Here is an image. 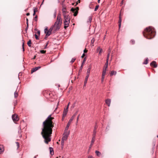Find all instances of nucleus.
Segmentation results:
<instances>
[{
  "mask_svg": "<svg viewBox=\"0 0 158 158\" xmlns=\"http://www.w3.org/2000/svg\"><path fill=\"white\" fill-rule=\"evenodd\" d=\"M72 121V119H70V120H69V122H68V123L67 124V126H66V127L65 128V131H66L68 130L69 128V126L70 125V124L71 123Z\"/></svg>",
  "mask_w": 158,
  "mask_h": 158,
  "instance_id": "9",
  "label": "nucleus"
},
{
  "mask_svg": "<svg viewBox=\"0 0 158 158\" xmlns=\"http://www.w3.org/2000/svg\"><path fill=\"white\" fill-rule=\"evenodd\" d=\"M85 61V58L83 61L82 62V64H83V63H84Z\"/></svg>",
  "mask_w": 158,
  "mask_h": 158,
  "instance_id": "57",
  "label": "nucleus"
},
{
  "mask_svg": "<svg viewBox=\"0 0 158 158\" xmlns=\"http://www.w3.org/2000/svg\"><path fill=\"white\" fill-rule=\"evenodd\" d=\"M87 83H85V82H84V86H86V84Z\"/></svg>",
  "mask_w": 158,
  "mask_h": 158,
  "instance_id": "62",
  "label": "nucleus"
},
{
  "mask_svg": "<svg viewBox=\"0 0 158 158\" xmlns=\"http://www.w3.org/2000/svg\"><path fill=\"white\" fill-rule=\"evenodd\" d=\"M41 68V67L40 66H38L37 67H35V68H33L31 70V73H32L33 72H34L37 70H38V69H40Z\"/></svg>",
  "mask_w": 158,
  "mask_h": 158,
  "instance_id": "16",
  "label": "nucleus"
},
{
  "mask_svg": "<svg viewBox=\"0 0 158 158\" xmlns=\"http://www.w3.org/2000/svg\"><path fill=\"white\" fill-rule=\"evenodd\" d=\"M47 118H54L52 117L51 115H50L48 116V117Z\"/></svg>",
  "mask_w": 158,
  "mask_h": 158,
  "instance_id": "42",
  "label": "nucleus"
},
{
  "mask_svg": "<svg viewBox=\"0 0 158 158\" xmlns=\"http://www.w3.org/2000/svg\"><path fill=\"white\" fill-rule=\"evenodd\" d=\"M13 122L15 123H17V122L19 121V119H12Z\"/></svg>",
  "mask_w": 158,
  "mask_h": 158,
  "instance_id": "32",
  "label": "nucleus"
},
{
  "mask_svg": "<svg viewBox=\"0 0 158 158\" xmlns=\"http://www.w3.org/2000/svg\"><path fill=\"white\" fill-rule=\"evenodd\" d=\"M12 118H17V115L16 114H14L12 116Z\"/></svg>",
  "mask_w": 158,
  "mask_h": 158,
  "instance_id": "28",
  "label": "nucleus"
},
{
  "mask_svg": "<svg viewBox=\"0 0 158 158\" xmlns=\"http://www.w3.org/2000/svg\"><path fill=\"white\" fill-rule=\"evenodd\" d=\"M46 51L44 50H41L40 51V52L42 54H44L46 53Z\"/></svg>",
  "mask_w": 158,
  "mask_h": 158,
  "instance_id": "35",
  "label": "nucleus"
},
{
  "mask_svg": "<svg viewBox=\"0 0 158 158\" xmlns=\"http://www.w3.org/2000/svg\"><path fill=\"white\" fill-rule=\"evenodd\" d=\"M16 143L17 144V147H18V148L19 147V144L18 143V142H16Z\"/></svg>",
  "mask_w": 158,
  "mask_h": 158,
  "instance_id": "52",
  "label": "nucleus"
},
{
  "mask_svg": "<svg viewBox=\"0 0 158 158\" xmlns=\"http://www.w3.org/2000/svg\"><path fill=\"white\" fill-rule=\"evenodd\" d=\"M88 158H94L92 156H88Z\"/></svg>",
  "mask_w": 158,
  "mask_h": 158,
  "instance_id": "54",
  "label": "nucleus"
},
{
  "mask_svg": "<svg viewBox=\"0 0 158 158\" xmlns=\"http://www.w3.org/2000/svg\"><path fill=\"white\" fill-rule=\"evenodd\" d=\"M35 11H34V12L33 14V15H35Z\"/></svg>",
  "mask_w": 158,
  "mask_h": 158,
  "instance_id": "63",
  "label": "nucleus"
},
{
  "mask_svg": "<svg viewBox=\"0 0 158 158\" xmlns=\"http://www.w3.org/2000/svg\"><path fill=\"white\" fill-rule=\"evenodd\" d=\"M90 69H91V68L89 67L88 68V69H87V75H88L89 76V73H90Z\"/></svg>",
  "mask_w": 158,
  "mask_h": 158,
  "instance_id": "23",
  "label": "nucleus"
},
{
  "mask_svg": "<svg viewBox=\"0 0 158 158\" xmlns=\"http://www.w3.org/2000/svg\"><path fill=\"white\" fill-rule=\"evenodd\" d=\"M108 59H106V61L105 63V67H104V68H106L107 69V67H108Z\"/></svg>",
  "mask_w": 158,
  "mask_h": 158,
  "instance_id": "24",
  "label": "nucleus"
},
{
  "mask_svg": "<svg viewBox=\"0 0 158 158\" xmlns=\"http://www.w3.org/2000/svg\"><path fill=\"white\" fill-rule=\"evenodd\" d=\"M97 127H98V126L97 125L95 126L94 128V130H95V131H96V129L97 128Z\"/></svg>",
  "mask_w": 158,
  "mask_h": 158,
  "instance_id": "51",
  "label": "nucleus"
},
{
  "mask_svg": "<svg viewBox=\"0 0 158 158\" xmlns=\"http://www.w3.org/2000/svg\"><path fill=\"white\" fill-rule=\"evenodd\" d=\"M69 104H70V102H69V103L68 104V105L67 107H68V109L69 108Z\"/></svg>",
  "mask_w": 158,
  "mask_h": 158,
  "instance_id": "59",
  "label": "nucleus"
},
{
  "mask_svg": "<svg viewBox=\"0 0 158 158\" xmlns=\"http://www.w3.org/2000/svg\"><path fill=\"white\" fill-rule=\"evenodd\" d=\"M95 153L98 156H99L101 154V153L98 151H96Z\"/></svg>",
  "mask_w": 158,
  "mask_h": 158,
  "instance_id": "29",
  "label": "nucleus"
},
{
  "mask_svg": "<svg viewBox=\"0 0 158 158\" xmlns=\"http://www.w3.org/2000/svg\"><path fill=\"white\" fill-rule=\"evenodd\" d=\"M53 27L54 30L56 31L59 30L60 29V26L58 24H57L55 23Z\"/></svg>",
  "mask_w": 158,
  "mask_h": 158,
  "instance_id": "12",
  "label": "nucleus"
},
{
  "mask_svg": "<svg viewBox=\"0 0 158 158\" xmlns=\"http://www.w3.org/2000/svg\"><path fill=\"white\" fill-rule=\"evenodd\" d=\"M92 20V18L90 16H89V21H88V22L90 23Z\"/></svg>",
  "mask_w": 158,
  "mask_h": 158,
  "instance_id": "40",
  "label": "nucleus"
},
{
  "mask_svg": "<svg viewBox=\"0 0 158 158\" xmlns=\"http://www.w3.org/2000/svg\"><path fill=\"white\" fill-rule=\"evenodd\" d=\"M79 10L78 7H76L75 8H72L71 9V10L73 13L74 14L73 15L74 16H76L77 15L78 13V11Z\"/></svg>",
  "mask_w": 158,
  "mask_h": 158,
  "instance_id": "3",
  "label": "nucleus"
},
{
  "mask_svg": "<svg viewBox=\"0 0 158 158\" xmlns=\"http://www.w3.org/2000/svg\"><path fill=\"white\" fill-rule=\"evenodd\" d=\"M106 68H104L102 72V75L103 76H105L106 72Z\"/></svg>",
  "mask_w": 158,
  "mask_h": 158,
  "instance_id": "21",
  "label": "nucleus"
},
{
  "mask_svg": "<svg viewBox=\"0 0 158 158\" xmlns=\"http://www.w3.org/2000/svg\"><path fill=\"white\" fill-rule=\"evenodd\" d=\"M61 22L62 20L61 19L60 16V15H58L57 17V21H56L55 23L59 25L61 23Z\"/></svg>",
  "mask_w": 158,
  "mask_h": 158,
  "instance_id": "6",
  "label": "nucleus"
},
{
  "mask_svg": "<svg viewBox=\"0 0 158 158\" xmlns=\"http://www.w3.org/2000/svg\"><path fill=\"white\" fill-rule=\"evenodd\" d=\"M116 72L115 71H112L111 72V73H110V75L111 76L113 75H115L116 74Z\"/></svg>",
  "mask_w": 158,
  "mask_h": 158,
  "instance_id": "22",
  "label": "nucleus"
},
{
  "mask_svg": "<svg viewBox=\"0 0 158 158\" xmlns=\"http://www.w3.org/2000/svg\"><path fill=\"white\" fill-rule=\"evenodd\" d=\"M52 119H46L43 123V128L41 134L44 139V142L48 144L51 140L50 137L52 133V128L54 127V123L52 120Z\"/></svg>",
  "mask_w": 158,
  "mask_h": 158,
  "instance_id": "1",
  "label": "nucleus"
},
{
  "mask_svg": "<svg viewBox=\"0 0 158 158\" xmlns=\"http://www.w3.org/2000/svg\"><path fill=\"white\" fill-rule=\"evenodd\" d=\"M131 42L132 43V44H133L135 43V41L134 40H131Z\"/></svg>",
  "mask_w": 158,
  "mask_h": 158,
  "instance_id": "49",
  "label": "nucleus"
},
{
  "mask_svg": "<svg viewBox=\"0 0 158 158\" xmlns=\"http://www.w3.org/2000/svg\"><path fill=\"white\" fill-rule=\"evenodd\" d=\"M87 52V50H86V49H85L84 50V53H86Z\"/></svg>",
  "mask_w": 158,
  "mask_h": 158,
  "instance_id": "55",
  "label": "nucleus"
},
{
  "mask_svg": "<svg viewBox=\"0 0 158 158\" xmlns=\"http://www.w3.org/2000/svg\"><path fill=\"white\" fill-rule=\"evenodd\" d=\"M68 110H69L68 107H66L64 108L62 114L63 118H64L66 116Z\"/></svg>",
  "mask_w": 158,
  "mask_h": 158,
  "instance_id": "4",
  "label": "nucleus"
},
{
  "mask_svg": "<svg viewBox=\"0 0 158 158\" xmlns=\"http://www.w3.org/2000/svg\"><path fill=\"white\" fill-rule=\"evenodd\" d=\"M64 19V21H70V18L69 15H63Z\"/></svg>",
  "mask_w": 158,
  "mask_h": 158,
  "instance_id": "8",
  "label": "nucleus"
},
{
  "mask_svg": "<svg viewBox=\"0 0 158 158\" xmlns=\"http://www.w3.org/2000/svg\"><path fill=\"white\" fill-rule=\"evenodd\" d=\"M69 131L67 133H66V131H65V132H64L65 135L64 136H63V137L62 138L61 140L64 141L65 140H66V139H67V137L69 134Z\"/></svg>",
  "mask_w": 158,
  "mask_h": 158,
  "instance_id": "5",
  "label": "nucleus"
},
{
  "mask_svg": "<svg viewBox=\"0 0 158 158\" xmlns=\"http://www.w3.org/2000/svg\"><path fill=\"white\" fill-rule=\"evenodd\" d=\"M27 15V16H28L30 15V13H27L26 14Z\"/></svg>",
  "mask_w": 158,
  "mask_h": 158,
  "instance_id": "61",
  "label": "nucleus"
},
{
  "mask_svg": "<svg viewBox=\"0 0 158 158\" xmlns=\"http://www.w3.org/2000/svg\"><path fill=\"white\" fill-rule=\"evenodd\" d=\"M105 76H103V75H102V82H103L104 81V79Z\"/></svg>",
  "mask_w": 158,
  "mask_h": 158,
  "instance_id": "37",
  "label": "nucleus"
},
{
  "mask_svg": "<svg viewBox=\"0 0 158 158\" xmlns=\"http://www.w3.org/2000/svg\"><path fill=\"white\" fill-rule=\"evenodd\" d=\"M70 21H64V27L65 29H66V28L68 27L69 26V24L70 23Z\"/></svg>",
  "mask_w": 158,
  "mask_h": 158,
  "instance_id": "11",
  "label": "nucleus"
},
{
  "mask_svg": "<svg viewBox=\"0 0 158 158\" xmlns=\"http://www.w3.org/2000/svg\"><path fill=\"white\" fill-rule=\"evenodd\" d=\"M150 65L151 66H153L154 68H156L157 66V65L155 61L152 62L150 63Z\"/></svg>",
  "mask_w": 158,
  "mask_h": 158,
  "instance_id": "13",
  "label": "nucleus"
},
{
  "mask_svg": "<svg viewBox=\"0 0 158 158\" xmlns=\"http://www.w3.org/2000/svg\"><path fill=\"white\" fill-rule=\"evenodd\" d=\"M27 44L29 47H31V40H29V41L27 42Z\"/></svg>",
  "mask_w": 158,
  "mask_h": 158,
  "instance_id": "27",
  "label": "nucleus"
},
{
  "mask_svg": "<svg viewBox=\"0 0 158 158\" xmlns=\"http://www.w3.org/2000/svg\"><path fill=\"white\" fill-rule=\"evenodd\" d=\"M48 42L46 43V45H45V47H44V49H46V48H47V46H48Z\"/></svg>",
  "mask_w": 158,
  "mask_h": 158,
  "instance_id": "50",
  "label": "nucleus"
},
{
  "mask_svg": "<svg viewBox=\"0 0 158 158\" xmlns=\"http://www.w3.org/2000/svg\"><path fill=\"white\" fill-rule=\"evenodd\" d=\"M56 10H55L54 13V15H53L54 18H55L56 17Z\"/></svg>",
  "mask_w": 158,
  "mask_h": 158,
  "instance_id": "36",
  "label": "nucleus"
},
{
  "mask_svg": "<svg viewBox=\"0 0 158 158\" xmlns=\"http://www.w3.org/2000/svg\"><path fill=\"white\" fill-rule=\"evenodd\" d=\"M22 46H23V51H24V43H23Z\"/></svg>",
  "mask_w": 158,
  "mask_h": 158,
  "instance_id": "53",
  "label": "nucleus"
},
{
  "mask_svg": "<svg viewBox=\"0 0 158 158\" xmlns=\"http://www.w3.org/2000/svg\"><path fill=\"white\" fill-rule=\"evenodd\" d=\"M26 21H27V27H28V19L27 18L26 19Z\"/></svg>",
  "mask_w": 158,
  "mask_h": 158,
  "instance_id": "46",
  "label": "nucleus"
},
{
  "mask_svg": "<svg viewBox=\"0 0 158 158\" xmlns=\"http://www.w3.org/2000/svg\"><path fill=\"white\" fill-rule=\"evenodd\" d=\"M62 11L63 13V15H66V7L63 6L62 7Z\"/></svg>",
  "mask_w": 158,
  "mask_h": 158,
  "instance_id": "10",
  "label": "nucleus"
},
{
  "mask_svg": "<svg viewBox=\"0 0 158 158\" xmlns=\"http://www.w3.org/2000/svg\"><path fill=\"white\" fill-rule=\"evenodd\" d=\"M121 22H122V19H121V16L120 14L119 15V20H118V26L119 29L121 27Z\"/></svg>",
  "mask_w": 158,
  "mask_h": 158,
  "instance_id": "15",
  "label": "nucleus"
},
{
  "mask_svg": "<svg viewBox=\"0 0 158 158\" xmlns=\"http://www.w3.org/2000/svg\"><path fill=\"white\" fill-rule=\"evenodd\" d=\"M80 0H78L77 2H76V5H75V6H76L77 5V4H78V3H80Z\"/></svg>",
  "mask_w": 158,
  "mask_h": 158,
  "instance_id": "47",
  "label": "nucleus"
},
{
  "mask_svg": "<svg viewBox=\"0 0 158 158\" xmlns=\"http://www.w3.org/2000/svg\"><path fill=\"white\" fill-rule=\"evenodd\" d=\"M64 142H65L64 141H63L62 140L61 141V148L62 149L63 148Z\"/></svg>",
  "mask_w": 158,
  "mask_h": 158,
  "instance_id": "25",
  "label": "nucleus"
},
{
  "mask_svg": "<svg viewBox=\"0 0 158 158\" xmlns=\"http://www.w3.org/2000/svg\"><path fill=\"white\" fill-rule=\"evenodd\" d=\"M96 133V131H95V130H94L93 137H94V139H95V137Z\"/></svg>",
  "mask_w": 158,
  "mask_h": 158,
  "instance_id": "30",
  "label": "nucleus"
},
{
  "mask_svg": "<svg viewBox=\"0 0 158 158\" xmlns=\"http://www.w3.org/2000/svg\"><path fill=\"white\" fill-rule=\"evenodd\" d=\"M54 28L53 27H51L48 30L49 31H51L52 32V30Z\"/></svg>",
  "mask_w": 158,
  "mask_h": 158,
  "instance_id": "41",
  "label": "nucleus"
},
{
  "mask_svg": "<svg viewBox=\"0 0 158 158\" xmlns=\"http://www.w3.org/2000/svg\"><path fill=\"white\" fill-rule=\"evenodd\" d=\"M89 77V76L88 75H86L84 81V82H85V83H87L88 79Z\"/></svg>",
  "mask_w": 158,
  "mask_h": 158,
  "instance_id": "26",
  "label": "nucleus"
},
{
  "mask_svg": "<svg viewBox=\"0 0 158 158\" xmlns=\"http://www.w3.org/2000/svg\"><path fill=\"white\" fill-rule=\"evenodd\" d=\"M101 49V48H100V47H98L97 48V51L98 52Z\"/></svg>",
  "mask_w": 158,
  "mask_h": 158,
  "instance_id": "44",
  "label": "nucleus"
},
{
  "mask_svg": "<svg viewBox=\"0 0 158 158\" xmlns=\"http://www.w3.org/2000/svg\"><path fill=\"white\" fill-rule=\"evenodd\" d=\"M79 115L77 114V112H76L75 114L72 116L71 118H79Z\"/></svg>",
  "mask_w": 158,
  "mask_h": 158,
  "instance_id": "17",
  "label": "nucleus"
},
{
  "mask_svg": "<svg viewBox=\"0 0 158 158\" xmlns=\"http://www.w3.org/2000/svg\"><path fill=\"white\" fill-rule=\"evenodd\" d=\"M102 52V49L101 48L100 51H99V55H101V54Z\"/></svg>",
  "mask_w": 158,
  "mask_h": 158,
  "instance_id": "38",
  "label": "nucleus"
},
{
  "mask_svg": "<svg viewBox=\"0 0 158 158\" xmlns=\"http://www.w3.org/2000/svg\"><path fill=\"white\" fill-rule=\"evenodd\" d=\"M50 154L51 155H53L54 154V151L53 148L51 147L49 148Z\"/></svg>",
  "mask_w": 158,
  "mask_h": 158,
  "instance_id": "20",
  "label": "nucleus"
},
{
  "mask_svg": "<svg viewBox=\"0 0 158 158\" xmlns=\"http://www.w3.org/2000/svg\"><path fill=\"white\" fill-rule=\"evenodd\" d=\"M105 102L106 104L108 106H110L111 103V100L109 99H107L105 101Z\"/></svg>",
  "mask_w": 158,
  "mask_h": 158,
  "instance_id": "14",
  "label": "nucleus"
},
{
  "mask_svg": "<svg viewBox=\"0 0 158 158\" xmlns=\"http://www.w3.org/2000/svg\"><path fill=\"white\" fill-rule=\"evenodd\" d=\"M44 32L46 34V37H48L52 33L51 31L48 30L47 28H46L45 29Z\"/></svg>",
  "mask_w": 158,
  "mask_h": 158,
  "instance_id": "7",
  "label": "nucleus"
},
{
  "mask_svg": "<svg viewBox=\"0 0 158 158\" xmlns=\"http://www.w3.org/2000/svg\"><path fill=\"white\" fill-rule=\"evenodd\" d=\"M143 34L145 37L148 39H151L153 38L155 35V31L153 27H147L143 32Z\"/></svg>",
  "mask_w": 158,
  "mask_h": 158,
  "instance_id": "2",
  "label": "nucleus"
},
{
  "mask_svg": "<svg viewBox=\"0 0 158 158\" xmlns=\"http://www.w3.org/2000/svg\"><path fill=\"white\" fill-rule=\"evenodd\" d=\"M35 38L36 40H38L39 39L38 36L36 34H35Z\"/></svg>",
  "mask_w": 158,
  "mask_h": 158,
  "instance_id": "45",
  "label": "nucleus"
},
{
  "mask_svg": "<svg viewBox=\"0 0 158 158\" xmlns=\"http://www.w3.org/2000/svg\"><path fill=\"white\" fill-rule=\"evenodd\" d=\"M75 60H76V59L75 58H73L71 60V63H73V62H74V61H75Z\"/></svg>",
  "mask_w": 158,
  "mask_h": 158,
  "instance_id": "39",
  "label": "nucleus"
},
{
  "mask_svg": "<svg viewBox=\"0 0 158 158\" xmlns=\"http://www.w3.org/2000/svg\"><path fill=\"white\" fill-rule=\"evenodd\" d=\"M99 7V5H97L95 6V9H94V11H96L98 9Z\"/></svg>",
  "mask_w": 158,
  "mask_h": 158,
  "instance_id": "34",
  "label": "nucleus"
},
{
  "mask_svg": "<svg viewBox=\"0 0 158 158\" xmlns=\"http://www.w3.org/2000/svg\"><path fill=\"white\" fill-rule=\"evenodd\" d=\"M35 57H36V56H34V57L33 58V59H35Z\"/></svg>",
  "mask_w": 158,
  "mask_h": 158,
  "instance_id": "64",
  "label": "nucleus"
},
{
  "mask_svg": "<svg viewBox=\"0 0 158 158\" xmlns=\"http://www.w3.org/2000/svg\"><path fill=\"white\" fill-rule=\"evenodd\" d=\"M33 10H34V11H35V13L36 11H37V8H34Z\"/></svg>",
  "mask_w": 158,
  "mask_h": 158,
  "instance_id": "43",
  "label": "nucleus"
},
{
  "mask_svg": "<svg viewBox=\"0 0 158 158\" xmlns=\"http://www.w3.org/2000/svg\"><path fill=\"white\" fill-rule=\"evenodd\" d=\"M94 141H95V139H94V137H93L92 139V140L91 141V142L90 144V145L89 147V149H90V148L92 147V145H93V144Z\"/></svg>",
  "mask_w": 158,
  "mask_h": 158,
  "instance_id": "19",
  "label": "nucleus"
},
{
  "mask_svg": "<svg viewBox=\"0 0 158 158\" xmlns=\"http://www.w3.org/2000/svg\"><path fill=\"white\" fill-rule=\"evenodd\" d=\"M148 63V58H147L145 61L143 62V64H146Z\"/></svg>",
  "mask_w": 158,
  "mask_h": 158,
  "instance_id": "33",
  "label": "nucleus"
},
{
  "mask_svg": "<svg viewBox=\"0 0 158 158\" xmlns=\"http://www.w3.org/2000/svg\"><path fill=\"white\" fill-rule=\"evenodd\" d=\"M37 33H38L39 34V35H40V31H37Z\"/></svg>",
  "mask_w": 158,
  "mask_h": 158,
  "instance_id": "60",
  "label": "nucleus"
},
{
  "mask_svg": "<svg viewBox=\"0 0 158 158\" xmlns=\"http://www.w3.org/2000/svg\"><path fill=\"white\" fill-rule=\"evenodd\" d=\"M4 150L3 145H0V154L2 153Z\"/></svg>",
  "mask_w": 158,
  "mask_h": 158,
  "instance_id": "18",
  "label": "nucleus"
},
{
  "mask_svg": "<svg viewBox=\"0 0 158 158\" xmlns=\"http://www.w3.org/2000/svg\"><path fill=\"white\" fill-rule=\"evenodd\" d=\"M110 54V53H108L107 59H108V60H109V56Z\"/></svg>",
  "mask_w": 158,
  "mask_h": 158,
  "instance_id": "48",
  "label": "nucleus"
},
{
  "mask_svg": "<svg viewBox=\"0 0 158 158\" xmlns=\"http://www.w3.org/2000/svg\"><path fill=\"white\" fill-rule=\"evenodd\" d=\"M18 94L16 91H15L14 93V97L15 98H16L18 97Z\"/></svg>",
  "mask_w": 158,
  "mask_h": 158,
  "instance_id": "31",
  "label": "nucleus"
},
{
  "mask_svg": "<svg viewBox=\"0 0 158 158\" xmlns=\"http://www.w3.org/2000/svg\"><path fill=\"white\" fill-rule=\"evenodd\" d=\"M110 52H111V50H110V49L109 48V50H108V53H110Z\"/></svg>",
  "mask_w": 158,
  "mask_h": 158,
  "instance_id": "56",
  "label": "nucleus"
},
{
  "mask_svg": "<svg viewBox=\"0 0 158 158\" xmlns=\"http://www.w3.org/2000/svg\"><path fill=\"white\" fill-rule=\"evenodd\" d=\"M85 56V54L84 53L81 56V57L83 58Z\"/></svg>",
  "mask_w": 158,
  "mask_h": 158,
  "instance_id": "58",
  "label": "nucleus"
}]
</instances>
